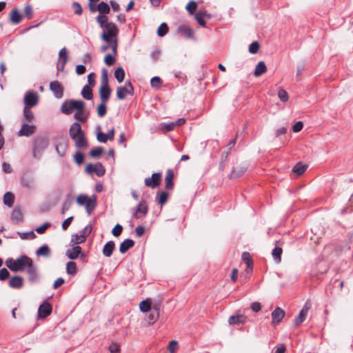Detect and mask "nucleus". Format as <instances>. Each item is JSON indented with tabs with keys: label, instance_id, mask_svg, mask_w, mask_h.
<instances>
[{
	"label": "nucleus",
	"instance_id": "1",
	"mask_svg": "<svg viewBox=\"0 0 353 353\" xmlns=\"http://www.w3.org/2000/svg\"><path fill=\"white\" fill-rule=\"evenodd\" d=\"M97 21L103 29V32L101 34V39L103 41L110 42L117 39L119 28L114 23L108 21V18L106 15H98Z\"/></svg>",
	"mask_w": 353,
	"mask_h": 353
},
{
	"label": "nucleus",
	"instance_id": "2",
	"mask_svg": "<svg viewBox=\"0 0 353 353\" xmlns=\"http://www.w3.org/2000/svg\"><path fill=\"white\" fill-rule=\"evenodd\" d=\"M49 145L48 139L43 135L35 137L32 141V156L36 159H41L43 152Z\"/></svg>",
	"mask_w": 353,
	"mask_h": 353
},
{
	"label": "nucleus",
	"instance_id": "3",
	"mask_svg": "<svg viewBox=\"0 0 353 353\" xmlns=\"http://www.w3.org/2000/svg\"><path fill=\"white\" fill-rule=\"evenodd\" d=\"M30 259L31 258L26 255H21L15 260L8 258L6 261L5 264L11 271L18 272L25 270Z\"/></svg>",
	"mask_w": 353,
	"mask_h": 353
},
{
	"label": "nucleus",
	"instance_id": "4",
	"mask_svg": "<svg viewBox=\"0 0 353 353\" xmlns=\"http://www.w3.org/2000/svg\"><path fill=\"white\" fill-rule=\"evenodd\" d=\"M134 88L130 81H127L125 85L118 87L117 89V97L119 100H123L128 94L133 95Z\"/></svg>",
	"mask_w": 353,
	"mask_h": 353
},
{
	"label": "nucleus",
	"instance_id": "5",
	"mask_svg": "<svg viewBox=\"0 0 353 353\" xmlns=\"http://www.w3.org/2000/svg\"><path fill=\"white\" fill-rule=\"evenodd\" d=\"M37 130V126L34 124L22 122L21 127L19 131L17 132L19 137H30L35 133Z\"/></svg>",
	"mask_w": 353,
	"mask_h": 353
},
{
	"label": "nucleus",
	"instance_id": "6",
	"mask_svg": "<svg viewBox=\"0 0 353 353\" xmlns=\"http://www.w3.org/2000/svg\"><path fill=\"white\" fill-rule=\"evenodd\" d=\"M24 270H26V272L28 274L30 282L33 283L37 281L39 277L37 267L33 263L32 259L26 266Z\"/></svg>",
	"mask_w": 353,
	"mask_h": 353
},
{
	"label": "nucleus",
	"instance_id": "7",
	"mask_svg": "<svg viewBox=\"0 0 353 353\" xmlns=\"http://www.w3.org/2000/svg\"><path fill=\"white\" fill-rule=\"evenodd\" d=\"M85 171L88 174L95 173L98 176H102L105 174V169L101 163H97L95 165L89 163L85 168Z\"/></svg>",
	"mask_w": 353,
	"mask_h": 353
},
{
	"label": "nucleus",
	"instance_id": "8",
	"mask_svg": "<svg viewBox=\"0 0 353 353\" xmlns=\"http://www.w3.org/2000/svg\"><path fill=\"white\" fill-rule=\"evenodd\" d=\"M24 107H32L35 106L38 103V95L34 92H28L24 96Z\"/></svg>",
	"mask_w": 353,
	"mask_h": 353
},
{
	"label": "nucleus",
	"instance_id": "9",
	"mask_svg": "<svg viewBox=\"0 0 353 353\" xmlns=\"http://www.w3.org/2000/svg\"><path fill=\"white\" fill-rule=\"evenodd\" d=\"M310 307V303L307 301L301 309L299 316L294 320V325L296 327L299 326L305 321Z\"/></svg>",
	"mask_w": 353,
	"mask_h": 353
},
{
	"label": "nucleus",
	"instance_id": "10",
	"mask_svg": "<svg viewBox=\"0 0 353 353\" xmlns=\"http://www.w3.org/2000/svg\"><path fill=\"white\" fill-rule=\"evenodd\" d=\"M52 312V306L47 302H43L38 309V316L40 319H46Z\"/></svg>",
	"mask_w": 353,
	"mask_h": 353
},
{
	"label": "nucleus",
	"instance_id": "11",
	"mask_svg": "<svg viewBox=\"0 0 353 353\" xmlns=\"http://www.w3.org/2000/svg\"><path fill=\"white\" fill-rule=\"evenodd\" d=\"M161 174L154 173L150 178L145 179V185L151 188H155L159 185L161 182Z\"/></svg>",
	"mask_w": 353,
	"mask_h": 353
},
{
	"label": "nucleus",
	"instance_id": "12",
	"mask_svg": "<svg viewBox=\"0 0 353 353\" xmlns=\"http://www.w3.org/2000/svg\"><path fill=\"white\" fill-rule=\"evenodd\" d=\"M50 89L53 92L54 97L57 99H61L63 95V89L61 83L54 81L50 83Z\"/></svg>",
	"mask_w": 353,
	"mask_h": 353
},
{
	"label": "nucleus",
	"instance_id": "13",
	"mask_svg": "<svg viewBox=\"0 0 353 353\" xmlns=\"http://www.w3.org/2000/svg\"><path fill=\"white\" fill-rule=\"evenodd\" d=\"M84 133V131L82 130L81 124L78 122H74L70 127L69 129V135L71 139H76L77 137Z\"/></svg>",
	"mask_w": 353,
	"mask_h": 353
},
{
	"label": "nucleus",
	"instance_id": "14",
	"mask_svg": "<svg viewBox=\"0 0 353 353\" xmlns=\"http://www.w3.org/2000/svg\"><path fill=\"white\" fill-rule=\"evenodd\" d=\"M177 32L183 37L194 39V30L190 27L185 25H181L177 28Z\"/></svg>",
	"mask_w": 353,
	"mask_h": 353
},
{
	"label": "nucleus",
	"instance_id": "15",
	"mask_svg": "<svg viewBox=\"0 0 353 353\" xmlns=\"http://www.w3.org/2000/svg\"><path fill=\"white\" fill-rule=\"evenodd\" d=\"M148 208L145 201H141L137 205L135 212H134L132 217L134 219H139L141 217L139 214L145 215L148 213Z\"/></svg>",
	"mask_w": 353,
	"mask_h": 353
},
{
	"label": "nucleus",
	"instance_id": "16",
	"mask_svg": "<svg viewBox=\"0 0 353 353\" xmlns=\"http://www.w3.org/2000/svg\"><path fill=\"white\" fill-rule=\"evenodd\" d=\"M285 316V312L279 307H276L272 312V323H280Z\"/></svg>",
	"mask_w": 353,
	"mask_h": 353
},
{
	"label": "nucleus",
	"instance_id": "17",
	"mask_svg": "<svg viewBox=\"0 0 353 353\" xmlns=\"http://www.w3.org/2000/svg\"><path fill=\"white\" fill-rule=\"evenodd\" d=\"M35 121V116L29 107H24L21 122L32 123Z\"/></svg>",
	"mask_w": 353,
	"mask_h": 353
},
{
	"label": "nucleus",
	"instance_id": "18",
	"mask_svg": "<svg viewBox=\"0 0 353 353\" xmlns=\"http://www.w3.org/2000/svg\"><path fill=\"white\" fill-rule=\"evenodd\" d=\"M248 317L245 314H237L230 316L228 323L230 325L243 324L245 323Z\"/></svg>",
	"mask_w": 353,
	"mask_h": 353
},
{
	"label": "nucleus",
	"instance_id": "19",
	"mask_svg": "<svg viewBox=\"0 0 353 353\" xmlns=\"http://www.w3.org/2000/svg\"><path fill=\"white\" fill-rule=\"evenodd\" d=\"M111 90L109 85H101L99 89V94L101 101L103 103H107L110 96Z\"/></svg>",
	"mask_w": 353,
	"mask_h": 353
},
{
	"label": "nucleus",
	"instance_id": "20",
	"mask_svg": "<svg viewBox=\"0 0 353 353\" xmlns=\"http://www.w3.org/2000/svg\"><path fill=\"white\" fill-rule=\"evenodd\" d=\"M10 218L15 224H19L23 221V216L20 208H14L11 214Z\"/></svg>",
	"mask_w": 353,
	"mask_h": 353
},
{
	"label": "nucleus",
	"instance_id": "21",
	"mask_svg": "<svg viewBox=\"0 0 353 353\" xmlns=\"http://www.w3.org/2000/svg\"><path fill=\"white\" fill-rule=\"evenodd\" d=\"M23 285V279L21 276H14L9 281V286L12 288L19 289Z\"/></svg>",
	"mask_w": 353,
	"mask_h": 353
},
{
	"label": "nucleus",
	"instance_id": "22",
	"mask_svg": "<svg viewBox=\"0 0 353 353\" xmlns=\"http://www.w3.org/2000/svg\"><path fill=\"white\" fill-rule=\"evenodd\" d=\"M174 176V174L172 170L169 169L166 172L165 175V188L167 190H172L174 187L173 179Z\"/></svg>",
	"mask_w": 353,
	"mask_h": 353
},
{
	"label": "nucleus",
	"instance_id": "23",
	"mask_svg": "<svg viewBox=\"0 0 353 353\" xmlns=\"http://www.w3.org/2000/svg\"><path fill=\"white\" fill-rule=\"evenodd\" d=\"M134 245V241L130 239L124 240L119 246V252L121 254H125L128 251L129 249L132 248Z\"/></svg>",
	"mask_w": 353,
	"mask_h": 353
},
{
	"label": "nucleus",
	"instance_id": "24",
	"mask_svg": "<svg viewBox=\"0 0 353 353\" xmlns=\"http://www.w3.org/2000/svg\"><path fill=\"white\" fill-rule=\"evenodd\" d=\"M22 186L27 189H32L34 186V179L31 176H23L21 179Z\"/></svg>",
	"mask_w": 353,
	"mask_h": 353
},
{
	"label": "nucleus",
	"instance_id": "25",
	"mask_svg": "<svg viewBox=\"0 0 353 353\" xmlns=\"http://www.w3.org/2000/svg\"><path fill=\"white\" fill-rule=\"evenodd\" d=\"M115 248V243L113 241L107 242L103 248V254L106 257H110Z\"/></svg>",
	"mask_w": 353,
	"mask_h": 353
},
{
	"label": "nucleus",
	"instance_id": "26",
	"mask_svg": "<svg viewBox=\"0 0 353 353\" xmlns=\"http://www.w3.org/2000/svg\"><path fill=\"white\" fill-rule=\"evenodd\" d=\"M74 141V145L78 148H83L88 146V141L85 139V132L77 137L76 139H72Z\"/></svg>",
	"mask_w": 353,
	"mask_h": 353
},
{
	"label": "nucleus",
	"instance_id": "27",
	"mask_svg": "<svg viewBox=\"0 0 353 353\" xmlns=\"http://www.w3.org/2000/svg\"><path fill=\"white\" fill-rule=\"evenodd\" d=\"M81 252L80 246H74L72 249H69L66 252V256L70 259H76Z\"/></svg>",
	"mask_w": 353,
	"mask_h": 353
},
{
	"label": "nucleus",
	"instance_id": "28",
	"mask_svg": "<svg viewBox=\"0 0 353 353\" xmlns=\"http://www.w3.org/2000/svg\"><path fill=\"white\" fill-rule=\"evenodd\" d=\"M247 170V167L245 165H239L234 167L230 174L231 178H236L243 175L245 171Z\"/></svg>",
	"mask_w": 353,
	"mask_h": 353
},
{
	"label": "nucleus",
	"instance_id": "29",
	"mask_svg": "<svg viewBox=\"0 0 353 353\" xmlns=\"http://www.w3.org/2000/svg\"><path fill=\"white\" fill-rule=\"evenodd\" d=\"M22 16L17 8L13 9L10 14V20L13 24H19L21 21Z\"/></svg>",
	"mask_w": 353,
	"mask_h": 353
},
{
	"label": "nucleus",
	"instance_id": "30",
	"mask_svg": "<svg viewBox=\"0 0 353 353\" xmlns=\"http://www.w3.org/2000/svg\"><path fill=\"white\" fill-rule=\"evenodd\" d=\"M85 241V234H72L70 240V245L73 246L74 245L81 244Z\"/></svg>",
	"mask_w": 353,
	"mask_h": 353
},
{
	"label": "nucleus",
	"instance_id": "31",
	"mask_svg": "<svg viewBox=\"0 0 353 353\" xmlns=\"http://www.w3.org/2000/svg\"><path fill=\"white\" fill-rule=\"evenodd\" d=\"M267 71V67L263 61H260L256 66L254 72L255 77H259Z\"/></svg>",
	"mask_w": 353,
	"mask_h": 353
},
{
	"label": "nucleus",
	"instance_id": "32",
	"mask_svg": "<svg viewBox=\"0 0 353 353\" xmlns=\"http://www.w3.org/2000/svg\"><path fill=\"white\" fill-rule=\"evenodd\" d=\"M70 101V106L72 107V110H76L77 111H81L84 110L85 108V103L84 101L81 100H73L71 99Z\"/></svg>",
	"mask_w": 353,
	"mask_h": 353
},
{
	"label": "nucleus",
	"instance_id": "33",
	"mask_svg": "<svg viewBox=\"0 0 353 353\" xmlns=\"http://www.w3.org/2000/svg\"><path fill=\"white\" fill-rule=\"evenodd\" d=\"M307 168V165L303 164L301 162H299L294 166L292 172L296 173L298 176H300L305 172Z\"/></svg>",
	"mask_w": 353,
	"mask_h": 353
},
{
	"label": "nucleus",
	"instance_id": "34",
	"mask_svg": "<svg viewBox=\"0 0 353 353\" xmlns=\"http://www.w3.org/2000/svg\"><path fill=\"white\" fill-rule=\"evenodd\" d=\"M81 95L84 99L87 100H91L93 97V93L91 87L85 85L81 90Z\"/></svg>",
	"mask_w": 353,
	"mask_h": 353
},
{
	"label": "nucleus",
	"instance_id": "35",
	"mask_svg": "<svg viewBox=\"0 0 353 353\" xmlns=\"http://www.w3.org/2000/svg\"><path fill=\"white\" fill-rule=\"evenodd\" d=\"M14 201V196L12 193L8 192L3 196V203L8 207L12 206Z\"/></svg>",
	"mask_w": 353,
	"mask_h": 353
},
{
	"label": "nucleus",
	"instance_id": "36",
	"mask_svg": "<svg viewBox=\"0 0 353 353\" xmlns=\"http://www.w3.org/2000/svg\"><path fill=\"white\" fill-rule=\"evenodd\" d=\"M97 11L101 14H103V15H105L110 12V8L108 3L101 1L97 5Z\"/></svg>",
	"mask_w": 353,
	"mask_h": 353
},
{
	"label": "nucleus",
	"instance_id": "37",
	"mask_svg": "<svg viewBox=\"0 0 353 353\" xmlns=\"http://www.w3.org/2000/svg\"><path fill=\"white\" fill-rule=\"evenodd\" d=\"M37 256H48L50 254V249L47 245H43L36 252Z\"/></svg>",
	"mask_w": 353,
	"mask_h": 353
},
{
	"label": "nucleus",
	"instance_id": "38",
	"mask_svg": "<svg viewBox=\"0 0 353 353\" xmlns=\"http://www.w3.org/2000/svg\"><path fill=\"white\" fill-rule=\"evenodd\" d=\"M66 272L68 274L74 275L77 272V264L74 261H69L66 264Z\"/></svg>",
	"mask_w": 353,
	"mask_h": 353
},
{
	"label": "nucleus",
	"instance_id": "39",
	"mask_svg": "<svg viewBox=\"0 0 353 353\" xmlns=\"http://www.w3.org/2000/svg\"><path fill=\"white\" fill-rule=\"evenodd\" d=\"M114 77L118 82L121 83L125 78V72L121 67L117 68L114 71Z\"/></svg>",
	"mask_w": 353,
	"mask_h": 353
},
{
	"label": "nucleus",
	"instance_id": "40",
	"mask_svg": "<svg viewBox=\"0 0 353 353\" xmlns=\"http://www.w3.org/2000/svg\"><path fill=\"white\" fill-rule=\"evenodd\" d=\"M88 117V114L85 113L84 110H81V111H77L74 114V118L76 120L81 121V122H85L87 120Z\"/></svg>",
	"mask_w": 353,
	"mask_h": 353
},
{
	"label": "nucleus",
	"instance_id": "41",
	"mask_svg": "<svg viewBox=\"0 0 353 353\" xmlns=\"http://www.w3.org/2000/svg\"><path fill=\"white\" fill-rule=\"evenodd\" d=\"M149 312L150 313L148 316V322L149 323H153L158 320L159 313L155 310H150Z\"/></svg>",
	"mask_w": 353,
	"mask_h": 353
},
{
	"label": "nucleus",
	"instance_id": "42",
	"mask_svg": "<svg viewBox=\"0 0 353 353\" xmlns=\"http://www.w3.org/2000/svg\"><path fill=\"white\" fill-rule=\"evenodd\" d=\"M86 208V212L88 214H90L96 208V199L94 196L93 199H90L89 200V202H87V203L85 205Z\"/></svg>",
	"mask_w": 353,
	"mask_h": 353
},
{
	"label": "nucleus",
	"instance_id": "43",
	"mask_svg": "<svg viewBox=\"0 0 353 353\" xmlns=\"http://www.w3.org/2000/svg\"><path fill=\"white\" fill-rule=\"evenodd\" d=\"M282 248L279 247H275L272 252V256L276 263H279L281 260V256L282 254Z\"/></svg>",
	"mask_w": 353,
	"mask_h": 353
},
{
	"label": "nucleus",
	"instance_id": "44",
	"mask_svg": "<svg viewBox=\"0 0 353 353\" xmlns=\"http://www.w3.org/2000/svg\"><path fill=\"white\" fill-rule=\"evenodd\" d=\"M140 310L143 312H147L150 310L151 302L149 299L143 301L139 304Z\"/></svg>",
	"mask_w": 353,
	"mask_h": 353
},
{
	"label": "nucleus",
	"instance_id": "45",
	"mask_svg": "<svg viewBox=\"0 0 353 353\" xmlns=\"http://www.w3.org/2000/svg\"><path fill=\"white\" fill-rule=\"evenodd\" d=\"M185 8L190 14H194L197 9V3L194 1H190Z\"/></svg>",
	"mask_w": 353,
	"mask_h": 353
},
{
	"label": "nucleus",
	"instance_id": "46",
	"mask_svg": "<svg viewBox=\"0 0 353 353\" xmlns=\"http://www.w3.org/2000/svg\"><path fill=\"white\" fill-rule=\"evenodd\" d=\"M61 110L65 114H70L72 113V108L70 106V101H65L62 103Z\"/></svg>",
	"mask_w": 353,
	"mask_h": 353
},
{
	"label": "nucleus",
	"instance_id": "47",
	"mask_svg": "<svg viewBox=\"0 0 353 353\" xmlns=\"http://www.w3.org/2000/svg\"><path fill=\"white\" fill-rule=\"evenodd\" d=\"M107 113L106 103H101L97 107V114L99 117H103Z\"/></svg>",
	"mask_w": 353,
	"mask_h": 353
},
{
	"label": "nucleus",
	"instance_id": "48",
	"mask_svg": "<svg viewBox=\"0 0 353 353\" xmlns=\"http://www.w3.org/2000/svg\"><path fill=\"white\" fill-rule=\"evenodd\" d=\"M68 61V57H63V59H59L57 63V69L58 72H63L65 65Z\"/></svg>",
	"mask_w": 353,
	"mask_h": 353
},
{
	"label": "nucleus",
	"instance_id": "49",
	"mask_svg": "<svg viewBox=\"0 0 353 353\" xmlns=\"http://www.w3.org/2000/svg\"><path fill=\"white\" fill-rule=\"evenodd\" d=\"M103 148L102 147H96L90 152V155L93 158H99L103 153Z\"/></svg>",
	"mask_w": 353,
	"mask_h": 353
},
{
	"label": "nucleus",
	"instance_id": "50",
	"mask_svg": "<svg viewBox=\"0 0 353 353\" xmlns=\"http://www.w3.org/2000/svg\"><path fill=\"white\" fill-rule=\"evenodd\" d=\"M168 32V26L165 23H162L157 30V34L159 37L165 36Z\"/></svg>",
	"mask_w": 353,
	"mask_h": 353
},
{
	"label": "nucleus",
	"instance_id": "51",
	"mask_svg": "<svg viewBox=\"0 0 353 353\" xmlns=\"http://www.w3.org/2000/svg\"><path fill=\"white\" fill-rule=\"evenodd\" d=\"M159 198H158V203L163 205L166 203L168 199V194L166 192H161L158 193Z\"/></svg>",
	"mask_w": 353,
	"mask_h": 353
},
{
	"label": "nucleus",
	"instance_id": "52",
	"mask_svg": "<svg viewBox=\"0 0 353 353\" xmlns=\"http://www.w3.org/2000/svg\"><path fill=\"white\" fill-rule=\"evenodd\" d=\"M91 198H89L87 195L85 194H81L79 196H77V202L78 204H79L80 205H85L87 202H89V200Z\"/></svg>",
	"mask_w": 353,
	"mask_h": 353
},
{
	"label": "nucleus",
	"instance_id": "53",
	"mask_svg": "<svg viewBox=\"0 0 353 353\" xmlns=\"http://www.w3.org/2000/svg\"><path fill=\"white\" fill-rule=\"evenodd\" d=\"M242 260L245 262V263L248 266V268H250V265L252 264V261L248 252H245L243 253Z\"/></svg>",
	"mask_w": 353,
	"mask_h": 353
},
{
	"label": "nucleus",
	"instance_id": "54",
	"mask_svg": "<svg viewBox=\"0 0 353 353\" xmlns=\"http://www.w3.org/2000/svg\"><path fill=\"white\" fill-rule=\"evenodd\" d=\"M24 15L27 17L28 19H30L33 15V10L30 5L28 4L24 8Z\"/></svg>",
	"mask_w": 353,
	"mask_h": 353
},
{
	"label": "nucleus",
	"instance_id": "55",
	"mask_svg": "<svg viewBox=\"0 0 353 353\" xmlns=\"http://www.w3.org/2000/svg\"><path fill=\"white\" fill-rule=\"evenodd\" d=\"M278 96H279V99H281V101L283 102H286L289 98L288 92L282 88L279 89V90L278 92Z\"/></svg>",
	"mask_w": 353,
	"mask_h": 353
},
{
	"label": "nucleus",
	"instance_id": "56",
	"mask_svg": "<svg viewBox=\"0 0 353 353\" xmlns=\"http://www.w3.org/2000/svg\"><path fill=\"white\" fill-rule=\"evenodd\" d=\"M260 48V45L257 41L252 42L249 46V52L251 54H256Z\"/></svg>",
	"mask_w": 353,
	"mask_h": 353
},
{
	"label": "nucleus",
	"instance_id": "57",
	"mask_svg": "<svg viewBox=\"0 0 353 353\" xmlns=\"http://www.w3.org/2000/svg\"><path fill=\"white\" fill-rule=\"evenodd\" d=\"M123 231V227L120 224H117L114 228L112 230V234L113 236L117 237L121 235Z\"/></svg>",
	"mask_w": 353,
	"mask_h": 353
},
{
	"label": "nucleus",
	"instance_id": "58",
	"mask_svg": "<svg viewBox=\"0 0 353 353\" xmlns=\"http://www.w3.org/2000/svg\"><path fill=\"white\" fill-rule=\"evenodd\" d=\"M74 159L77 164H82L84 161V155L80 152H77L74 155Z\"/></svg>",
	"mask_w": 353,
	"mask_h": 353
},
{
	"label": "nucleus",
	"instance_id": "59",
	"mask_svg": "<svg viewBox=\"0 0 353 353\" xmlns=\"http://www.w3.org/2000/svg\"><path fill=\"white\" fill-rule=\"evenodd\" d=\"M110 44V48L114 54V55H117V47H118V39L112 40L110 42H106Z\"/></svg>",
	"mask_w": 353,
	"mask_h": 353
},
{
	"label": "nucleus",
	"instance_id": "60",
	"mask_svg": "<svg viewBox=\"0 0 353 353\" xmlns=\"http://www.w3.org/2000/svg\"><path fill=\"white\" fill-rule=\"evenodd\" d=\"M105 64L108 66H111L115 62V58L110 54H106L104 59Z\"/></svg>",
	"mask_w": 353,
	"mask_h": 353
},
{
	"label": "nucleus",
	"instance_id": "61",
	"mask_svg": "<svg viewBox=\"0 0 353 353\" xmlns=\"http://www.w3.org/2000/svg\"><path fill=\"white\" fill-rule=\"evenodd\" d=\"M101 85H108V72L105 68L102 70Z\"/></svg>",
	"mask_w": 353,
	"mask_h": 353
},
{
	"label": "nucleus",
	"instance_id": "62",
	"mask_svg": "<svg viewBox=\"0 0 353 353\" xmlns=\"http://www.w3.org/2000/svg\"><path fill=\"white\" fill-rule=\"evenodd\" d=\"M18 234L20 236L21 239H26L29 237L31 239H34L36 236L33 232H18Z\"/></svg>",
	"mask_w": 353,
	"mask_h": 353
},
{
	"label": "nucleus",
	"instance_id": "63",
	"mask_svg": "<svg viewBox=\"0 0 353 353\" xmlns=\"http://www.w3.org/2000/svg\"><path fill=\"white\" fill-rule=\"evenodd\" d=\"M10 276V272L9 271L3 268L1 270H0V280L1 281H5L7 279H8Z\"/></svg>",
	"mask_w": 353,
	"mask_h": 353
},
{
	"label": "nucleus",
	"instance_id": "64",
	"mask_svg": "<svg viewBox=\"0 0 353 353\" xmlns=\"http://www.w3.org/2000/svg\"><path fill=\"white\" fill-rule=\"evenodd\" d=\"M97 139L98 141L101 143H106L109 139L108 138L107 134H105L102 132H99L97 135Z\"/></svg>",
	"mask_w": 353,
	"mask_h": 353
}]
</instances>
